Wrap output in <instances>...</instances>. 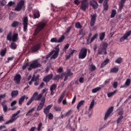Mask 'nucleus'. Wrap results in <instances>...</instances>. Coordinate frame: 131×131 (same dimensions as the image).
Wrapping results in <instances>:
<instances>
[{"instance_id":"obj_1","label":"nucleus","mask_w":131,"mask_h":131,"mask_svg":"<svg viewBox=\"0 0 131 131\" xmlns=\"http://www.w3.org/2000/svg\"><path fill=\"white\" fill-rule=\"evenodd\" d=\"M59 52H60V48H59V46H57L55 47V50H53L47 56L46 59L50 58L52 55H53L51 57V59H56L59 55Z\"/></svg>"},{"instance_id":"obj_2","label":"nucleus","mask_w":131,"mask_h":131,"mask_svg":"<svg viewBox=\"0 0 131 131\" xmlns=\"http://www.w3.org/2000/svg\"><path fill=\"white\" fill-rule=\"evenodd\" d=\"M107 47L108 44L106 43H103L101 44L100 47L98 51V55H103V54L106 55V54H107V52L106 51Z\"/></svg>"},{"instance_id":"obj_3","label":"nucleus","mask_w":131,"mask_h":131,"mask_svg":"<svg viewBox=\"0 0 131 131\" xmlns=\"http://www.w3.org/2000/svg\"><path fill=\"white\" fill-rule=\"evenodd\" d=\"M7 40L11 41V40L15 42L18 40V33H14L12 35V32H10L7 36Z\"/></svg>"},{"instance_id":"obj_4","label":"nucleus","mask_w":131,"mask_h":131,"mask_svg":"<svg viewBox=\"0 0 131 131\" xmlns=\"http://www.w3.org/2000/svg\"><path fill=\"white\" fill-rule=\"evenodd\" d=\"M37 67H40V64L38 63V60H34L30 64L28 68V70H32V69H35V68H37Z\"/></svg>"},{"instance_id":"obj_5","label":"nucleus","mask_w":131,"mask_h":131,"mask_svg":"<svg viewBox=\"0 0 131 131\" xmlns=\"http://www.w3.org/2000/svg\"><path fill=\"white\" fill-rule=\"evenodd\" d=\"M88 53V50L86 48H82L81 49L79 53L78 58L79 59H84L86 57V54Z\"/></svg>"},{"instance_id":"obj_6","label":"nucleus","mask_w":131,"mask_h":131,"mask_svg":"<svg viewBox=\"0 0 131 131\" xmlns=\"http://www.w3.org/2000/svg\"><path fill=\"white\" fill-rule=\"evenodd\" d=\"M20 112H21V111L19 110L16 113L13 114L12 115V117H11V119L8 120V121H7L5 123V124H10V123H12L14 122V121H15V120H16V119H17V118H18V117H17V116H18V114H19L20 113Z\"/></svg>"},{"instance_id":"obj_7","label":"nucleus","mask_w":131,"mask_h":131,"mask_svg":"<svg viewBox=\"0 0 131 131\" xmlns=\"http://www.w3.org/2000/svg\"><path fill=\"white\" fill-rule=\"evenodd\" d=\"M94 106H95V100H93L90 103L88 110H87L85 113L86 115H88L89 117L92 116V112H91V110L94 108Z\"/></svg>"},{"instance_id":"obj_8","label":"nucleus","mask_w":131,"mask_h":131,"mask_svg":"<svg viewBox=\"0 0 131 131\" xmlns=\"http://www.w3.org/2000/svg\"><path fill=\"white\" fill-rule=\"evenodd\" d=\"M81 7L80 9L82 10V11H85L88 8H89V1L88 0H82L81 1Z\"/></svg>"},{"instance_id":"obj_9","label":"nucleus","mask_w":131,"mask_h":131,"mask_svg":"<svg viewBox=\"0 0 131 131\" xmlns=\"http://www.w3.org/2000/svg\"><path fill=\"white\" fill-rule=\"evenodd\" d=\"M23 25L24 27V31H27V27H28V17L25 16L23 18Z\"/></svg>"},{"instance_id":"obj_10","label":"nucleus","mask_w":131,"mask_h":131,"mask_svg":"<svg viewBox=\"0 0 131 131\" xmlns=\"http://www.w3.org/2000/svg\"><path fill=\"white\" fill-rule=\"evenodd\" d=\"M46 26V24L42 23H39L37 26V29L35 30L34 34L36 35L40 30L42 29H43L45 28V27Z\"/></svg>"},{"instance_id":"obj_11","label":"nucleus","mask_w":131,"mask_h":131,"mask_svg":"<svg viewBox=\"0 0 131 131\" xmlns=\"http://www.w3.org/2000/svg\"><path fill=\"white\" fill-rule=\"evenodd\" d=\"M45 103H46V98H43L41 100L40 103L38 105L37 108V111H40L45 106Z\"/></svg>"},{"instance_id":"obj_12","label":"nucleus","mask_w":131,"mask_h":131,"mask_svg":"<svg viewBox=\"0 0 131 131\" xmlns=\"http://www.w3.org/2000/svg\"><path fill=\"white\" fill-rule=\"evenodd\" d=\"M112 112H113V107H111L108 109L107 111L105 113L104 120H107V119H108V117L110 116Z\"/></svg>"},{"instance_id":"obj_13","label":"nucleus","mask_w":131,"mask_h":131,"mask_svg":"<svg viewBox=\"0 0 131 131\" xmlns=\"http://www.w3.org/2000/svg\"><path fill=\"white\" fill-rule=\"evenodd\" d=\"M65 37L64 36H62L59 39L57 38H51L50 41L51 42H62L64 39Z\"/></svg>"},{"instance_id":"obj_14","label":"nucleus","mask_w":131,"mask_h":131,"mask_svg":"<svg viewBox=\"0 0 131 131\" xmlns=\"http://www.w3.org/2000/svg\"><path fill=\"white\" fill-rule=\"evenodd\" d=\"M91 19L90 22V26L93 27L95 25V23H96V19L97 18V14H94L91 15Z\"/></svg>"},{"instance_id":"obj_15","label":"nucleus","mask_w":131,"mask_h":131,"mask_svg":"<svg viewBox=\"0 0 131 131\" xmlns=\"http://www.w3.org/2000/svg\"><path fill=\"white\" fill-rule=\"evenodd\" d=\"M23 6H24V1L22 0L17 4V7L15 9V11H20L23 8Z\"/></svg>"},{"instance_id":"obj_16","label":"nucleus","mask_w":131,"mask_h":131,"mask_svg":"<svg viewBox=\"0 0 131 131\" xmlns=\"http://www.w3.org/2000/svg\"><path fill=\"white\" fill-rule=\"evenodd\" d=\"M131 34V30L127 32L120 39V41H124Z\"/></svg>"},{"instance_id":"obj_17","label":"nucleus","mask_w":131,"mask_h":131,"mask_svg":"<svg viewBox=\"0 0 131 131\" xmlns=\"http://www.w3.org/2000/svg\"><path fill=\"white\" fill-rule=\"evenodd\" d=\"M37 95H38V92H35L34 93L31 98L27 103V106H29V105H30V104L33 102V100H34L35 97L37 96Z\"/></svg>"},{"instance_id":"obj_18","label":"nucleus","mask_w":131,"mask_h":131,"mask_svg":"<svg viewBox=\"0 0 131 131\" xmlns=\"http://www.w3.org/2000/svg\"><path fill=\"white\" fill-rule=\"evenodd\" d=\"M56 89H57V85L55 84L51 85L50 87L51 96H54V94H55V92H56Z\"/></svg>"},{"instance_id":"obj_19","label":"nucleus","mask_w":131,"mask_h":131,"mask_svg":"<svg viewBox=\"0 0 131 131\" xmlns=\"http://www.w3.org/2000/svg\"><path fill=\"white\" fill-rule=\"evenodd\" d=\"M90 6H91V7H92L94 9H98V7H99L98 3L94 0L90 1Z\"/></svg>"},{"instance_id":"obj_20","label":"nucleus","mask_w":131,"mask_h":131,"mask_svg":"<svg viewBox=\"0 0 131 131\" xmlns=\"http://www.w3.org/2000/svg\"><path fill=\"white\" fill-rule=\"evenodd\" d=\"M52 107H53V104L49 105L44 108L43 112L45 113L46 116L49 114Z\"/></svg>"},{"instance_id":"obj_21","label":"nucleus","mask_w":131,"mask_h":131,"mask_svg":"<svg viewBox=\"0 0 131 131\" xmlns=\"http://www.w3.org/2000/svg\"><path fill=\"white\" fill-rule=\"evenodd\" d=\"M21 80V75L20 74H17L14 78V81L16 83H19Z\"/></svg>"},{"instance_id":"obj_22","label":"nucleus","mask_w":131,"mask_h":131,"mask_svg":"<svg viewBox=\"0 0 131 131\" xmlns=\"http://www.w3.org/2000/svg\"><path fill=\"white\" fill-rule=\"evenodd\" d=\"M52 77H53V74H51L45 77L43 80V81H45V82H48V81L50 79H52Z\"/></svg>"},{"instance_id":"obj_23","label":"nucleus","mask_w":131,"mask_h":131,"mask_svg":"<svg viewBox=\"0 0 131 131\" xmlns=\"http://www.w3.org/2000/svg\"><path fill=\"white\" fill-rule=\"evenodd\" d=\"M39 49H40V45L37 44L33 47L32 51L33 52H37Z\"/></svg>"},{"instance_id":"obj_24","label":"nucleus","mask_w":131,"mask_h":131,"mask_svg":"<svg viewBox=\"0 0 131 131\" xmlns=\"http://www.w3.org/2000/svg\"><path fill=\"white\" fill-rule=\"evenodd\" d=\"M17 104V101L14 100L13 101L11 104V110H16L17 109V106H15V105Z\"/></svg>"},{"instance_id":"obj_25","label":"nucleus","mask_w":131,"mask_h":131,"mask_svg":"<svg viewBox=\"0 0 131 131\" xmlns=\"http://www.w3.org/2000/svg\"><path fill=\"white\" fill-rule=\"evenodd\" d=\"M109 0H105L103 3V8L104 11H107L108 10V8L109 7V6H108V1Z\"/></svg>"},{"instance_id":"obj_26","label":"nucleus","mask_w":131,"mask_h":131,"mask_svg":"<svg viewBox=\"0 0 131 131\" xmlns=\"http://www.w3.org/2000/svg\"><path fill=\"white\" fill-rule=\"evenodd\" d=\"M26 98V96L24 95L19 99V101H18L19 105H22V103L24 102V100H25Z\"/></svg>"},{"instance_id":"obj_27","label":"nucleus","mask_w":131,"mask_h":131,"mask_svg":"<svg viewBox=\"0 0 131 131\" xmlns=\"http://www.w3.org/2000/svg\"><path fill=\"white\" fill-rule=\"evenodd\" d=\"M108 63H109V59H106L101 63V67L102 68H103V67H105V66H106Z\"/></svg>"},{"instance_id":"obj_28","label":"nucleus","mask_w":131,"mask_h":131,"mask_svg":"<svg viewBox=\"0 0 131 131\" xmlns=\"http://www.w3.org/2000/svg\"><path fill=\"white\" fill-rule=\"evenodd\" d=\"M10 48L12 49V50H16L17 49V44L14 42H12L10 45Z\"/></svg>"},{"instance_id":"obj_29","label":"nucleus","mask_w":131,"mask_h":131,"mask_svg":"<svg viewBox=\"0 0 131 131\" xmlns=\"http://www.w3.org/2000/svg\"><path fill=\"white\" fill-rule=\"evenodd\" d=\"M116 93H117V91L115 90L113 92L107 93V97L108 98H111V97H113V96L115 95Z\"/></svg>"},{"instance_id":"obj_30","label":"nucleus","mask_w":131,"mask_h":131,"mask_svg":"<svg viewBox=\"0 0 131 131\" xmlns=\"http://www.w3.org/2000/svg\"><path fill=\"white\" fill-rule=\"evenodd\" d=\"M126 0H121L120 3L119 4V9L121 10L124 6V3H125Z\"/></svg>"},{"instance_id":"obj_31","label":"nucleus","mask_w":131,"mask_h":131,"mask_svg":"<svg viewBox=\"0 0 131 131\" xmlns=\"http://www.w3.org/2000/svg\"><path fill=\"white\" fill-rule=\"evenodd\" d=\"M101 90H102V88L101 87L96 88L93 89L92 90V93L93 94H95V93H97V92H99V91H101Z\"/></svg>"},{"instance_id":"obj_32","label":"nucleus","mask_w":131,"mask_h":131,"mask_svg":"<svg viewBox=\"0 0 131 131\" xmlns=\"http://www.w3.org/2000/svg\"><path fill=\"white\" fill-rule=\"evenodd\" d=\"M36 97H35L34 100H35V101H39V100L42 98V94H40L38 95H37Z\"/></svg>"},{"instance_id":"obj_33","label":"nucleus","mask_w":131,"mask_h":131,"mask_svg":"<svg viewBox=\"0 0 131 131\" xmlns=\"http://www.w3.org/2000/svg\"><path fill=\"white\" fill-rule=\"evenodd\" d=\"M18 96V92L17 91H12L11 93L12 98H15Z\"/></svg>"},{"instance_id":"obj_34","label":"nucleus","mask_w":131,"mask_h":131,"mask_svg":"<svg viewBox=\"0 0 131 131\" xmlns=\"http://www.w3.org/2000/svg\"><path fill=\"white\" fill-rule=\"evenodd\" d=\"M89 70H90V71H94V70H96V66L93 64L90 65Z\"/></svg>"},{"instance_id":"obj_35","label":"nucleus","mask_w":131,"mask_h":131,"mask_svg":"<svg viewBox=\"0 0 131 131\" xmlns=\"http://www.w3.org/2000/svg\"><path fill=\"white\" fill-rule=\"evenodd\" d=\"M34 109H35V108L34 107H33L28 112V113L26 114V116H29V115H30L31 114V113H32V112H33V111H34Z\"/></svg>"},{"instance_id":"obj_36","label":"nucleus","mask_w":131,"mask_h":131,"mask_svg":"<svg viewBox=\"0 0 131 131\" xmlns=\"http://www.w3.org/2000/svg\"><path fill=\"white\" fill-rule=\"evenodd\" d=\"M75 27L78 29H81V28H82V26H81L80 23L78 22L75 24Z\"/></svg>"},{"instance_id":"obj_37","label":"nucleus","mask_w":131,"mask_h":131,"mask_svg":"<svg viewBox=\"0 0 131 131\" xmlns=\"http://www.w3.org/2000/svg\"><path fill=\"white\" fill-rule=\"evenodd\" d=\"M83 104H84V100H81L80 101L77 106V109L80 108V107H81L82 105H83Z\"/></svg>"},{"instance_id":"obj_38","label":"nucleus","mask_w":131,"mask_h":131,"mask_svg":"<svg viewBox=\"0 0 131 131\" xmlns=\"http://www.w3.org/2000/svg\"><path fill=\"white\" fill-rule=\"evenodd\" d=\"M6 53H7V49H4L2 50L0 53V55L4 57L5 55H6Z\"/></svg>"},{"instance_id":"obj_39","label":"nucleus","mask_w":131,"mask_h":131,"mask_svg":"<svg viewBox=\"0 0 131 131\" xmlns=\"http://www.w3.org/2000/svg\"><path fill=\"white\" fill-rule=\"evenodd\" d=\"M63 76H64V74H62L61 75H56L54 78L55 80H58V79H60V78H63Z\"/></svg>"},{"instance_id":"obj_40","label":"nucleus","mask_w":131,"mask_h":131,"mask_svg":"<svg viewBox=\"0 0 131 131\" xmlns=\"http://www.w3.org/2000/svg\"><path fill=\"white\" fill-rule=\"evenodd\" d=\"M34 17L35 18L39 17V12L38 11L34 13Z\"/></svg>"},{"instance_id":"obj_41","label":"nucleus","mask_w":131,"mask_h":131,"mask_svg":"<svg viewBox=\"0 0 131 131\" xmlns=\"http://www.w3.org/2000/svg\"><path fill=\"white\" fill-rule=\"evenodd\" d=\"M54 109L55 110V111L59 112L62 110V107L55 106H54Z\"/></svg>"},{"instance_id":"obj_42","label":"nucleus","mask_w":131,"mask_h":131,"mask_svg":"<svg viewBox=\"0 0 131 131\" xmlns=\"http://www.w3.org/2000/svg\"><path fill=\"white\" fill-rule=\"evenodd\" d=\"M115 15H116V10H113L111 15V18H114V17H115Z\"/></svg>"},{"instance_id":"obj_43","label":"nucleus","mask_w":131,"mask_h":131,"mask_svg":"<svg viewBox=\"0 0 131 131\" xmlns=\"http://www.w3.org/2000/svg\"><path fill=\"white\" fill-rule=\"evenodd\" d=\"M119 69L118 68H114L111 69V72L112 73H115V72H117L118 71Z\"/></svg>"},{"instance_id":"obj_44","label":"nucleus","mask_w":131,"mask_h":131,"mask_svg":"<svg viewBox=\"0 0 131 131\" xmlns=\"http://www.w3.org/2000/svg\"><path fill=\"white\" fill-rule=\"evenodd\" d=\"M100 40H103L105 37V33H101L99 35Z\"/></svg>"},{"instance_id":"obj_45","label":"nucleus","mask_w":131,"mask_h":131,"mask_svg":"<svg viewBox=\"0 0 131 131\" xmlns=\"http://www.w3.org/2000/svg\"><path fill=\"white\" fill-rule=\"evenodd\" d=\"M97 36H98V34H95L91 38V40H90V43L91 42H93V41H94V40H95V39H96V38H97Z\"/></svg>"},{"instance_id":"obj_46","label":"nucleus","mask_w":131,"mask_h":131,"mask_svg":"<svg viewBox=\"0 0 131 131\" xmlns=\"http://www.w3.org/2000/svg\"><path fill=\"white\" fill-rule=\"evenodd\" d=\"M38 78H39V76H37L35 77V75H34L32 78V80H33V81H36Z\"/></svg>"},{"instance_id":"obj_47","label":"nucleus","mask_w":131,"mask_h":131,"mask_svg":"<svg viewBox=\"0 0 131 131\" xmlns=\"http://www.w3.org/2000/svg\"><path fill=\"white\" fill-rule=\"evenodd\" d=\"M18 25H19V23L18 21H14L12 24L11 26L12 27H16Z\"/></svg>"},{"instance_id":"obj_48","label":"nucleus","mask_w":131,"mask_h":131,"mask_svg":"<svg viewBox=\"0 0 131 131\" xmlns=\"http://www.w3.org/2000/svg\"><path fill=\"white\" fill-rule=\"evenodd\" d=\"M125 85L128 86L130 84V79H127L125 83Z\"/></svg>"},{"instance_id":"obj_49","label":"nucleus","mask_w":131,"mask_h":131,"mask_svg":"<svg viewBox=\"0 0 131 131\" xmlns=\"http://www.w3.org/2000/svg\"><path fill=\"white\" fill-rule=\"evenodd\" d=\"M63 99H64V94H63L60 97V98L58 99V103H61V102H62V100H63Z\"/></svg>"},{"instance_id":"obj_50","label":"nucleus","mask_w":131,"mask_h":131,"mask_svg":"<svg viewBox=\"0 0 131 131\" xmlns=\"http://www.w3.org/2000/svg\"><path fill=\"white\" fill-rule=\"evenodd\" d=\"M122 119H123V117L122 116H120V117H119L117 120V123H119V122H121Z\"/></svg>"},{"instance_id":"obj_51","label":"nucleus","mask_w":131,"mask_h":131,"mask_svg":"<svg viewBox=\"0 0 131 131\" xmlns=\"http://www.w3.org/2000/svg\"><path fill=\"white\" fill-rule=\"evenodd\" d=\"M122 62V58H119L116 60V63L119 64Z\"/></svg>"},{"instance_id":"obj_52","label":"nucleus","mask_w":131,"mask_h":131,"mask_svg":"<svg viewBox=\"0 0 131 131\" xmlns=\"http://www.w3.org/2000/svg\"><path fill=\"white\" fill-rule=\"evenodd\" d=\"M72 112H73V111L72 110H69L68 112H67V113L66 114V115L67 116H69V115H70V114H72Z\"/></svg>"},{"instance_id":"obj_53","label":"nucleus","mask_w":131,"mask_h":131,"mask_svg":"<svg viewBox=\"0 0 131 131\" xmlns=\"http://www.w3.org/2000/svg\"><path fill=\"white\" fill-rule=\"evenodd\" d=\"M0 4H1L2 6H5L6 4H7V2L5 0H2V1H0ZM1 10V8H0Z\"/></svg>"},{"instance_id":"obj_54","label":"nucleus","mask_w":131,"mask_h":131,"mask_svg":"<svg viewBox=\"0 0 131 131\" xmlns=\"http://www.w3.org/2000/svg\"><path fill=\"white\" fill-rule=\"evenodd\" d=\"M3 107L4 112L5 113L7 112L8 111V106H7V105H4Z\"/></svg>"},{"instance_id":"obj_55","label":"nucleus","mask_w":131,"mask_h":131,"mask_svg":"<svg viewBox=\"0 0 131 131\" xmlns=\"http://www.w3.org/2000/svg\"><path fill=\"white\" fill-rule=\"evenodd\" d=\"M53 116H54V115L52 113H49V114L48 115V118L50 120H52V119H53Z\"/></svg>"},{"instance_id":"obj_56","label":"nucleus","mask_w":131,"mask_h":131,"mask_svg":"<svg viewBox=\"0 0 131 131\" xmlns=\"http://www.w3.org/2000/svg\"><path fill=\"white\" fill-rule=\"evenodd\" d=\"M41 126H42V123H40L38 125L37 130H40V128H41Z\"/></svg>"},{"instance_id":"obj_57","label":"nucleus","mask_w":131,"mask_h":131,"mask_svg":"<svg viewBox=\"0 0 131 131\" xmlns=\"http://www.w3.org/2000/svg\"><path fill=\"white\" fill-rule=\"evenodd\" d=\"M14 59V57H8L7 60V63H9V62L11 61H13Z\"/></svg>"},{"instance_id":"obj_58","label":"nucleus","mask_w":131,"mask_h":131,"mask_svg":"<svg viewBox=\"0 0 131 131\" xmlns=\"http://www.w3.org/2000/svg\"><path fill=\"white\" fill-rule=\"evenodd\" d=\"M74 3L75 5H77L80 4V2L79 1V0H75L74 1Z\"/></svg>"},{"instance_id":"obj_59","label":"nucleus","mask_w":131,"mask_h":131,"mask_svg":"<svg viewBox=\"0 0 131 131\" xmlns=\"http://www.w3.org/2000/svg\"><path fill=\"white\" fill-rule=\"evenodd\" d=\"M70 30H71V27H70L69 28H68V29H67V31H66V33H69V32H70Z\"/></svg>"},{"instance_id":"obj_60","label":"nucleus","mask_w":131,"mask_h":131,"mask_svg":"<svg viewBox=\"0 0 131 131\" xmlns=\"http://www.w3.org/2000/svg\"><path fill=\"white\" fill-rule=\"evenodd\" d=\"M2 105L3 106H7V101L4 100L2 103Z\"/></svg>"},{"instance_id":"obj_61","label":"nucleus","mask_w":131,"mask_h":131,"mask_svg":"<svg viewBox=\"0 0 131 131\" xmlns=\"http://www.w3.org/2000/svg\"><path fill=\"white\" fill-rule=\"evenodd\" d=\"M13 5H15V3L10 1L8 4V6H13Z\"/></svg>"},{"instance_id":"obj_62","label":"nucleus","mask_w":131,"mask_h":131,"mask_svg":"<svg viewBox=\"0 0 131 131\" xmlns=\"http://www.w3.org/2000/svg\"><path fill=\"white\" fill-rule=\"evenodd\" d=\"M28 66V63H27L25 64L23 66V69H26V68H27Z\"/></svg>"},{"instance_id":"obj_63","label":"nucleus","mask_w":131,"mask_h":131,"mask_svg":"<svg viewBox=\"0 0 131 131\" xmlns=\"http://www.w3.org/2000/svg\"><path fill=\"white\" fill-rule=\"evenodd\" d=\"M79 82H80L81 83H82L83 82V77H80L79 79Z\"/></svg>"},{"instance_id":"obj_64","label":"nucleus","mask_w":131,"mask_h":131,"mask_svg":"<svg viewBox=\"0 0 131 131\" xmlns=\"http://www.w3.org/2000/svg\"><path fill=\"white\" fill-rule=\"evenodd\" d=\"M113 87L114 89H116L117 88V82H115L113 84Z\"/></svg>"}]
</instances>
